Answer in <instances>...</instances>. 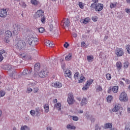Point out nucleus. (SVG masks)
I'll list each match as a JSON object with an SVG mask.
<instances>
[{
	"label": "nucleus",
	"instance_id": "obj_1",
	"mask_svg": "<svg viewBox=\"0 0 130 130\" xmlns=\"http://www.w3.org/2000/svg\"><path fill=\"white\" fill-rule=\"evenodd\" d=\"M27 41L30 47H34L38 44V39L35 37V35L32 32H28Z\"/></svg>",
	"mask_w": 130,
	"mask_h": 130
},
{
	"label": "nucleus",
	"instance_id": "obj_2",
	"mask_svg": "<svg viewBox=\"0 0 130 130\" xmlns=\"http://www.w3.org/2000/svg\"><path fill=\"white\" fill-rule=\"evenodd\" d=\"M36 17L37 19L41 18V21L43 24L45 23L46 18L43 11L38 10L36 13Z\"/></svg>",
	"mask_w": 130,
	"mask_h": 130
},
{
	"label": "nucleus",
	"instance_id": "obj_3",
	"mask_svg": "<svg viewBox=\"0 0 130 130\" xmlns=\"http://www.w3.org/2000/svg\"><path fill=\"white\" fill-rule=\"evenodd\" d=\"M26 47V42L23 40H20L18 42L17 44L15 46V48L17 50H22Z\"/></svg>",
	"mask_w": 130,
	"mask_h": 130
},
{
	"label": "nucleus",
	"instance_id": "obj_4",
	"mask_svg": "<svg viewBox=\"0 0 130 130\" xmlns=\"http://www.w3.org/2000/svg\"><path fill=\"white\" fill-rule=\"evenodd\" d=\"M13 33L14 35H18V33L21 31V25L18 24H15L13 26Z\"/></svg>",
	"mask_w": 130,
	"mask_h": 130
},
{
	"label": "nucleus",
	"instance_id": "obj_5",
	"mask_svg": "<svg viewBox=\"0 0 130 130\" xmlns=\"http://www.w3.org/2000/svg\"><path fill=\"white\" fill-rule=\"evenodd\" d=\"M119 100L122 102H127L128 100L127 94L125 92H122L120 95Z\"/></svg>",
	"mask_w": 130,
	"mask_h": 130
},
{
	"label": "nucleus",
	"instance_id": "obj_6",
	"mask_svg": "<svg viewBox=\"0 0 130 130\" xmlns=\"http://www.w3.org/2000/svg\"><path fill=\"white\" fill-rule=\"evenodd\" d=\"M68 103L70 104H74L75 100L74 99V94L72 93H70L68 94V98L67 99Z\"/></svg>",
	"mask_w": 130,
	"mask_h": 130
},
{
	"label": "nucleus",
	"instance_id": "obj_7",
	"mask_svg": "<svg viewBox=\"0 0 130 130\" xmlns=\"http://www.w3.org/2000/svg\"><path fill=\"white\" fill-rule=\"evenodd\" d=\"M48 75V71L46 69H44L39 73V76L40 78H45V77H46Z\"/></svg>",
	"mask_w": 130,
	"mask_h": 130
},
{
	"label": "nucleus",
	"instance_id": "obj_8",
	"mask_svg": "<svg viewBox=\"0 0 130 130\" xmlns=\"http://www.w3.org/2000/svg\"><path fill=\"white\" fill-rule=\"evenodd\" d=\"M94 9L96 12H100V11H102V10H103V4L98 3L95 5Z\"/></svg>",
	"mask_w": 130,
	"mask_h": 130
},
{
	"label": "nucleus",
	"instance_id": "obj_9",
	"mask_svg": "<svg viewBox=\"0 0 130 130\" xmlns=\"http://www.w3.org/2000/svg\"><path fill=\"white\" fill-rule=\"evenodd\" d=\"M92 83H93V80L90 79L88 80L86 84H85V87L82 88V90L86 91L90 87V85H91Z\"/></svg>",
	"mask_w": 130,
	"mask_h": 130
},
{
	"label": "nucleus",
	"instance_id": "obj_10",
	"mask_svg": "<svg viewBox=\"0 0 130 130\" xmlns=\"http://www.w3.org/2000/svg\"><path fill=\"white\" fill-rule=\"evenodd\" d=\"M6 16H8V11H7V9L0 10V17L6 18Z\"/></svg>",
	"mask_w": 130,
	"mask_h": 130
},
{
	"label": "nucleus",
	"instance_id": "obj_11",
	"mask_svg": "<svg viewBox=\"0 0 130 130\" xmlns=\"http://www.w3.org/2000/svg\"><path fill=\"white\" fill-rule=\"evenodd\" d=\"M32 73V70L30 69H24L22 72L21 75L22 76H29L30 74Z\"/></svg>",
	"mask_w": 130,
	"mask_h": 130
},
{
	"label": "nucleus",
	"instance_id": "obj_12",
	"mask_svg": "<svg viewBox=\"0 0 130 130\" xmlns=\"http://www.w3.org/2000/svg\"><path fill=\"white\" fill-rule=\"evenodd\" d=\"M117 56H122L123 55V50L122 49H118L115 51Z\"/></svg>",
	"mask_w": 130,
	"mask_h": 130
},
{
	"label": "nucleus",
	"instance_id": "obj_13",
	"mask_svg": "<svg viewBox=\"0 0 130 130\" xmlns=\"http://www.w3.org/2000/svg\"><path fill=\"white\" fill-rule=\"evenodd\" d=\"M52 87H54V88H61V87H62V84H61V83L56 82L52 83Z\"/></svg>",
	"mask_w": 130,
	"mask_h": 130
},
{
	"label": "nucleus",
	"instance_id": "obj_14",
	"mask_svg": "<svg viewBox=\"0 0 130 130\" xmlns=\"http://www.w3.org/2000/svg\"><path fill=\"white\" fill-rule=\"evenodd\" d=\"M64 72L65 77H68V78H71L72 77V71L70 70H66L64 71Z\"/></svg>",
	"mask_w": 130,
	"mask_h": 130
},
{
	"label": "nucleus",
	"instance_id": "obj_15",
	"mask_svg": "<svg viewBox=\"0 0 130 130\" xmlns=\"http://www.w3.org/2000/svg\"><path fill=\"white\" fill-rule=\"evenodd\" d=\"M98 2H99V0H92L91 1V3H93L91 4V6H90V9H94V7H95V6H96V5H98Z\"/></svg>",
	"mask_w": 130,
	"mask_h": 130
},
{
	"label": "nucleus",
	"instance_id": "obj_16",
	"mask_svg": "<svg viewBox=\"0 0 130 130\" xmlns=\"http://www.w3.org/2000/svg\"><path fill=\"white\" fill-rule=\"evenodd\" d=\"M87 103H88V101L87 100V99L83 98L82 99V101L81 102V106H84V105H86V104H87Z\"/></svg>",
	"mask_w": 130,
	"mask_h": 130
},
{
	"label": "nucleus",
	"instance_id": "obj_17",
	"mask_svg": "<svg viewBox=\"0 0 130 130\" xmlns=\"http://www.w3.org/2000/svg\"><path fill=\"white\" fill-rule=\"evenodd\" d=\"M120 108V104L116 105L115 107L113 109V112H117V111H118V110H119Z\"/></svg>",
	"mask_w": 130,
	"mask_h": 130
},
{
	"label": "nucleus",
	"instance_id": "obj_18",
	"mask_svg": "<svg viewBox=\"0 0 130 130\" xmlns=\"http://www.w3.org/2000/svg\"><path fill=\"white\" fill-rule=\"evenodd\" d=\"M34 70L35 72H38L40 70V63H37L35 64V67H34Z\"/></svg>",
	"mask_w": 130,
	"mask_h": 130
},
{
	"label": "nucleus",
	"instance_id": "obj_19",
	"mask_svg": "<svg viewBox=\"0 0 130 130\" xmlns=\"http://www.w3.org/2000/svg\"><path fill=\"white\" fill-rule=\"evenodd\" d=\"M54 107L56 108L58 111L61 110V104L58 103L54 105Z\"/></svg>",
	"mask_w": 130,
	"mask_h": 130
},
{
	"label": "nucleus",
	"instance_id": "obj_20",
	"mask_svg": "<svg viewBox=\"0 0 130 130\" xmlns=\"http://www.w3.org/2000/svg\"><path fill=\"white\" fill-rule=\"evenodd\" d=\"M72 57H73V55L72 53H70L65 57V60H66V61H70V60L72 59Z\"/></svg>",
	"mask_w": 130,
	"mask_h": 130
},
{
	"label": "nucleus",
	"instance_id": "obj_21",
	"mask_svg": "<svg viewBox=\"0 0 130 130\" xmlns=\"http://www.w3.org/2000/svg\"><path fill=\"white\" fill-rule=\"evenodd\" d=\"M21 56L22 58H25V59H31V56L28 54H26L25 55V54H22Z\"/></svg>",
	"mask_w": 130,
	"mask_h": 130
},
{
	"label": "nucleus",
	"instance_id": "obj_22",
	"mask_svg": "<svg viewBox=\"0 0 130 130\" xmlns=\"http://www.w3.org/2000/svg\"><path fill=\"white\" fill-rule=\"evenodd\" d=\"M6 36V37H12V36L13 35V34L12 33V31L10 30H7L5 32Z\"/></svg>",
	"mask_w": 130,
	"mask_h": 130
},
{
	"label": "nucleus",
	"instance_id": "obj_23",
	"mask_svg": "<svg viewBox=\"0 0 130 130\" xmlns=\"http://www.w3.org/2000/svg\"><path fill=\"white\" fill-rule=\"evenodd\" d=\"M44 108L45 109V112L48 113L49 112V106L48 105H45L44 106Z\"/></svg>",
	"mask_w": 130,
	"mask_h": 130
},
{
	"label": "nucleus",
	"instance_id": "obj_24",
	"mask_svg": "<svg viewBox=\"0 0 130 130\" xmlns=\"http://www.w3.org/2000/svg\"><path fill=\"white\" fill-rule=\"evenodd\" d=\"M106 128H112V123H108L105 124Z\"/></svg>",
	"mask_w": 130,
	"mask_h": 130
},
{
	"label": "nucleus",
	"instance_id": "obj_25",
	"mask_svg": "<svg viewBox=\"0 0 130 130\" xmlns=\"http://www.w3.org/2000/svg\"><path fill=\"white\" fill-rule=\"evenodd\" d=\"M56 28H55V27H53V25L50 24L49 26V30L50 32H52L53 31H54Z\"/></svg>",
	"mask_w": 130,
	"mask_h": 130
},
{
	"label": "nucleus",
	"instance_id": "obj_26",
	"mask_svg": "<svg viewBox=\"0 0 130 130\" xmlns=\"http://www.w3.org/2000/svg\"><path fill=\"white\" fill-rule=\"evenodd\" d=\"M112 91L114 93H117V91H118V86H115L113 87Z\"/></svg>",
	"mask_w": 130,
	"mask_h": 130
},
{
	"label": "nucleus",
	"instance_id": "obj_27",
	"mask_svg": "<svg viewBox=\"0 0 130 130\" xmlns=\"http://www.w3.org/2000/svg\"><path fill=\"white\" fill-rule=\"evenodd\" d=\"M20 130H30V128L27 125L21 126Z\"/></svg>",
	"mask_w": 130,
	"mask_h": 130
},
{
	"label": "nucleus",
	"instance_id": "obj_28",
	"mask_svg": "<svg viewBox=\"0 0 130 130\" xmlns=\"http://www.w3.org/2000/svg\"><path fill=\"white\" fill-rule=\"evenodd\" d=\"M112 100V95H109L107 98V101L109 103H110L111 102V101Z\"/></svg>",
	"mask_w": 130,
	"mask_h": 130
},
{
	"label": "nucleus",
	"instance_id": "obj_29",
	"mask_svg": "<svg viewBox=\"0 0 130 130\" xmlns=\"http://www.w3.org/2000/svg\"><path fill=\"white\" fill-rule=\"evenodd\" d=\"M85 82V77L84 76H81L79 79V83H84Z\"/></svg>",
	"mask_w": 130,
	"mask_h": 130
},
{
	"label": "nucleus",
	"instance_id": "obj_30",
	"mask_svg": "<svg viewBox=\"0 0 130 130\" xmlns=\"http://www.w3.org/2000/svg\"><path fill=\"white\" fill-rule=\"evenodd\" d=\"M117 3H111L110 4V8L111 9H114V8H116Z\"/></svg>",
	"mask_w": 130,
	"mask_h": 130
},
{
	"label": "nucleus",
	"instance_id": "obj_31",
	"mask_svg": "<svg viewBox=\"0 0 130 130\" xmlns=\"http://www.w3.org/2000/svg\"><path fill=\"white\" fill-rule=\"evenodd\" d=\"M35 112L37 114V115H39V114H40V109H39V107H37L35 109Z\"/></svg>",
	"mask_w": 130,
	"mask_h": 130
},
{
	"label": "nucleus",
	"instance_id": "obj_32",
	"mask_svg": "<svg viewBox=\"0 0 130 130\" xmlns=\"http://www.w3.org/2000/svg\"><path fill=\"white\" fill-rule=\"evenodd\" d=\"M30 3H31L32 5H34V6L38 5V1L36 0H31Z\"/></svg>",
	"mask_w": 130,
	"mask_h": 130
},
{
	"label": "nucleus",
	"instance_id": "obj_33",
	"mask_svg": "<svg viewBox=\"0 0 130 130\" xmlns=\"http://www.w3.org/2000/svg\"><path fill=\"white\" fill-rule=\"evenodd\" d=\"M89 20H90V18L89 17H87L84 20L83 23L88 24V23H89Z\"/></svg>",
	"mask_w": 130,
	"mask_h": 130
},
{
	"label": "nucleus",
	"instance_id": "obj_34",
	"mask_svg": "<svg viewBox=\"0 0 130 130\" xmlns=\"http://www.w3.org/2000/svg\"><path fill=\"white\" fill-rule=\"evenodd\" d=\"M52 32L54 36H57L58 35V33L57 32V30H56V28Z\"/></svg>",
	"mask_w": 130,
	"mask_h": 130
},
{
	"label": "nucleus",
	"instance_id": "obj_35",
	"mask_svg": "<svg viewBox=\"0 0 130 130\" xmlns=\"http://www.w3.org/2000/svg\"><path fill=\"white\" fill-rule=\"evenodd\" d=\"M79 75H80V73L79 72H76L74 74V78L75 80H78V78H79Z\"/></svg>",
	"mask_w": 130,
	"mask_h": 130
},
{
	"label": "nucleus",
	"instance_id": "obj_36",
	"mask_svg": "<svg viewBox=\"0 0 130 130\" xmlns=\"http://www.w3.org/2000/svg\"><path fill=\"white\" fill-rule=\"evenodd\" d=\"M124 130H130V123L126 124Z\"/></svg>",
	"mask_w": 130,
	"mask_h": 130
},
{
	"label": "nucleus",
	"instance_id": "obj_37",
	"mask_svg": "<svg viewBox=\"0 0 130 130\" xmlns=\"http://www.w3.org/2000/svg\"><path fill=\"white\" fill-rule=\"evenodd\" d=\"M100 91H102V87L101 86H98L96 89V92H100Z\"/></svg>",
	"mask_w": 130,
	"mask_h": 130
},
{
	"label": "nucleus",
	"instance_id": "obj_38",
	"mask_svg": "<svg viewBox=\"0 0 130 130\" xmlns=\"http://www.w3.org/2000/svg\"><path fill=\"white\" fill-rule=\"evenodd\" d=\"M106 78L108 81H110V80H111V74L108 73L106 75Z\"/></svg>",
	"mask_w": 130,
	"mask_h": 130
},
{
	"label": "nucleus",
	"instance_id": "obj_39",
	"mask_svg": "<svg viewBox=\"0 0 130 130\" xmlns=\"http://www.w3.org/2000/svg\"><path fill=\"white\" fill-rule=\"evenodd\" d=\"M126 49L127 51V53L130 54V45H127L126 46Z\"/></svg>",
	"mask_w": 130,
	"mask_h": 130
},
{
	"label": "nucleus",
	"instance_id": "obj_40",
	"mask_svg": "<svg viewBox=\"0 0 130 130\" xmlns=\"http://www.w3.org/2000/svg\"><path fill=\"white\" fill-rule=\"evenodd\" d=\"M65 26L66 27H69L70 26V20L69 19H67V21L65 22Z\"/></svg>",
	"mask_w": 130,
	"mask_h": 130
},
{
	"label": "nucleus",
	"instance_id": "obj_41",
	"mask_svg": "<svg viewBox=\"0 0 130 130\" xmlns=\"http://www.w3.org/2000/svg\"><path fill=\"white\" fill-rule=\"evenodd\" d=\"M94 58V57H93V56H87V60L88 61L91 62V60H92V59H93Z\"/></svg>",
	"mask_w": 130,
	"mask_h": 130
},
{
	"label": "nucleus",
	"instance_id": "obj_42",
	"mask_svg": "<svg viewBox=\"0 0 130 130\" xmlns=\"http://www.w3.org/2000/svg\"><path fill=\"white\" fill-rule=\"evenodd\" d=\"M116 66L118 68V69H121V62H117L116 63Z\"/></svg>",
	"mask_w": 130,
	"mask_h": 130
},
{
	"label": "nucleus",
	"instance_id": "obj_43",
	"mask_svg": "<svg viewBox=\"0 0 130 130\" xmlns=\"http://www.w3.org/2000/svg\"><path fill=\"white\" fill-rule=\"evenodd\" d=\"M19 5L22 7V8H26L27 7V5H26V3L24 2H21L19 3Z\"/></svg>",
	"mask_w": 130,
	"mask_h": 130
},
{
	"label": "nucleus",
	"instance_id": "obj_44",
	"mask_svg": "<svg viewBox=\"0 0 130 130\" xmlns=\"http://www.w3.org/2000/svg\"><path fill=\"white\" fill-rule=\"evenodd\" d=\"M6 68L8 71H12V70L13 69L12 65H8Z\"/></svg>",
	"mask_w": 130,
	"mask_h": 130
},
{
	"label": "nucleus",
	"instance_id": "obj_45",
	"mask_svg": "<svg viewBox=\"0 0 130 130\" xmlns=\"http://www.w3.org/2000/svg\"><path fill=\"white\" fill-rule=\"evenodd\" d=\"M30 113L31 114V115L32 116H35V113H36V112L34 110H31L30 111Z\"/></svg>",
	"mask_w": 130,
	"mask_h": 130
},
{
	"label": "nucleus",
	"instance_id": "obj_46",
	"mask_svg": "<svg viewBox=\"0 0 130 130\" xmlns=\"http://www.w3.org/2000/svg\"><path fill=\"white\" fill-rule=\"evenodd\" d=\"M72 119L74 121H78V120H79V118L78 117V116H73Z\"/></svg>",
	"mask_w": 130,
	"mask_h": 130
},
{
	"label": "nucleus",
	"instance_id": "obj_47",
	"mask_svg": "<svg viewBox=\"0 0 130 130\" xmlns=\"http://www.w3.org/2000/svg\"><path fill=\"white\" fill-rule=\"evenodd\" d=\"M79 6L80 9H84V4L82 2L79 3Z\"/></svg>",
	"mask_w": 130,
	"mask_h": 130
},
{
	"label": "nucleus",
	"instance_id": "obj_48",
	"mask_svg": "<svg viewBox=\"0 0 130 130\" xmlns=\"http://www.w3.org/2000/svg\"><path fill=\"white\" fill-rule=\"evenodd\" d=\"M39 32H40V33H43L44 32V28L40 27L39 28Z\"/></svg>",
	"mask_w": 130,
	"mask_h": 130
},
{
	"label": "nucleus",
	"instance_id": "obj_49",
	"mask_svg": "<svg viewBox=\"0 0 130 130\" xmlns=\"http://www.w3.org/2000/svg\"><path fill=\"white\" fill-rule=\"evenodd\" d=\"M0 95H1L2 97H4L6 95V93L4 91L1 90L0 91Z\"/></svg>",
	"mask_w": 130,
	"mask_h": 130
},
{
	"label": "nucleus",
	"instance_id": "obj_50",
	"mask_svg": "<svg viewBox=\"0 0 130 130\" xmlns=\"http://www.w3.org/2000/svg\"><path fill=\"white\" fill-rule=\"evenodd\" d=\"M70 46V44L68 43V42H66V43L63 45V47H65V48H68Z\"/></svg>",
	"mask_w": 130,
	"mask_h": 130
},
{
	"label": "nucleus",
	"instance_id": "obj_51",
	"mask_svg": "<svg viewBox=\"0 0 130 130\" xmlns=\"http://www.w3.org/2000/svg\"><path fill=\"white\" fill-rule=\"evenodd\" d=\"M50 41L49 40H47L45 42V44L46 45V46H48V45H50Z\"/></svg>",
	"mask_w": 130,
	"mask_h": 130
},
{
	"label": "nucleus",
	"instance_id": "obj_52",
	"mask_svg": "<svg viewBox=\"0 0 130 130\" xmlns=\"http://www.w3.org/2000/svg\"><path fill=\"white\" fill-rule=\"evenodd\" d=\"M49 47H54V44L51 42H50V45H48Z\"/></svg>",
	"mask_w": 130,
	"mask_h": 130
},
{
	"label": "nucleus",
	"instance_id": "obj_53",
	"mask_svg": "<svg viewBox=\"0 0 130 130\" xmlns=\"http://www.w3.org/2000/svg\"><path fill=\"white\" fill-rule=\"evenodd\" d=\"M4 53H6V51L5 50H0V56L3 55Z\"/></svg>",
	"mask_w": 130,
	"mask_h": 130
},
{
	"label": "nucleus",
	"instance_id": "obj_54",
	"mask_svg": "<svg viewBox=\"0 0 130 130\" xmlns=\"http://www.w3.org/2000/svg\"><path fill=\"white\" fill-rule=\"evenodd\" d=\"M124 67L125 68V69H127V68H128V62L124 63Z\"/></svg>",
	"mask_w": 130,
	"mask_h": 130
},
{
	"label": "nucleus",
	"instance_id": "obj_55",
	"mask_svg": "<svg viewBox=\"0 0 130 130\" xmlns=\"http://www.w3.org/2000/svg\"><path fill=\"white\" fill-rule=\"evenodd\" d=\"M92 20L93 22H97V19L96 18V16L92 17Z\"/></svg>",
	"mask_w": 130,
	"mask_h": 130
},
{
	"label": "nucleus",
	"instance_id": "obj_56",
	"mask_svg": "<svg viewBox=\"0 0 130 130\" xmlns=\"http://www.w3.org/2000/svg\"><path fill=\"white\" fill-rule=\"evenodd\" d=\"M27 91L28 93H31V91H32V88L29 87V88H27Z\"/></svg>",
	"mask_w": 130,
	"mask_h": 130
},
{
	"label": "nucleus",
	"instance_id": "obj_57",
	"mask_svg": "<svg viewBox=\"0 0 130 130\" xmlns=\"http://www.w3.org/2000/svg\"><path fill=\"white\" fill-rule=\"evenodd\" d=\"M86 45V43L85 42H81V47H83Z\"/></svg>",
	"mask_w": 130,
	"mask_h": 130
},
{
	"label": "nucleus",
	"instance_id": "obj_58",
	"mask_svg": "<svg viewBox=\"0 0 130 130\" xmlns=\"http://www.w3.org/2000/svg\"><path fill=\"white\" fill-rule=\"evenodd\" d=\"M125 10L127 14H130V9H127Z\"/></svg>",
	"mask_w": 130,
	"mask_h": 130
},
{
	"label": "nucleus",
	"instance_id": "obj_59",
	"mask_svg": "<svg viewBox=\"0 0 130 130\" xmlns=\"http://www.w3.org/2000/svg\"><path fill=\"white\" fill-rule=\"evenodd\" d=\"M73 37L76 38L77 37V36H78V35H77V34L74 32V33L73 34Z\"/></svg>",
	"mask_w": 130,
	"mask_h": 130
},
{
	"label": "nucleus",
	"instance_id": "obj_60",
	"mask_svg": "<svg viewBox=\"0 0 130 130\" xmlns=\"http://www.w3.org/2000/svg\"><path fill=\"white\" fill-rule=\"evenodd\" d=\"M4 59V57H3V55H0V61H2Z\"/></svg>",
	"mask_w": 130,
	"mask_h": 130
},
{
	"label": "nucleus",
	"instance_id": "obj_61",
	"mask_svg": "<svg viewBox=\"0 0 130 130\" xmlns=\"http://www.w3.org/2000/svg\"><path fill=\"white\" fill-rule=\"evenodd\" d=\"M15 74H16V72H12V73L11 74V77H13V76H15Z\"/></svg>",
	"mask_w": 130,
	"mask_h": 130
},
{
	"label": "nucleus",
	"instance_id": "obj_62",
	"mask_svg": "<svg viewBox=\"0 0 130 130\" xmlns=\"http://www.w3.org/2000/svg\"><path fill=\"white\" fill-rule=\"evenodd\" d=\"M47 130H52V127L51 126L47 127Z\"/></svg>",
	"mask_w": 130,
	"mask_h": 130
},
{
	"label": "nucleus",
	"instance_id": "obj_63",
	"mask_svg": "<svg viewBox=\"0 0 130 130\" xmlns=\"http://www.w3.org/2000/svg\"><path fill=\"white\" fill-rule=\"evenodd\" d=\"M57 99H55L54 100H53V103H57Z\"/></svg>",
	"mask_w": 130,
	"mask_h": 130
},
{
	"label": "nucleus",
	"instance_id": "obj_64",
	"mask_svg": "<svg viewBox=\"0 0 130 130\" xmlns=\"http://www.w3.org/2000/svg\"><path fill=\"white\" fill-rule=\"evenodd\" d=\"M71 129H76V126H71Z\"/></svg>",
	"mask_w": 130,
	"mask_h": 130
}]
</instances>
